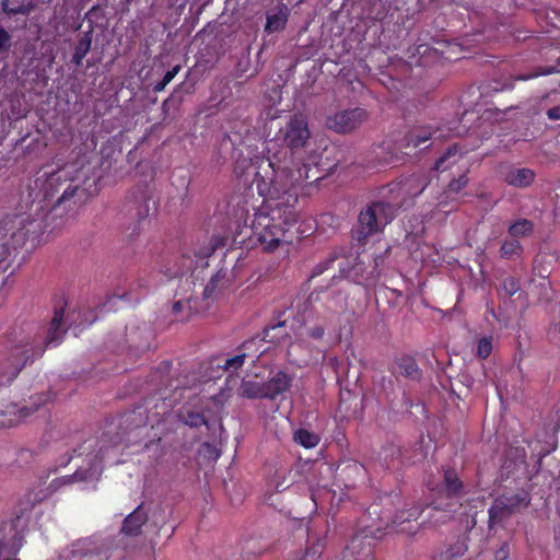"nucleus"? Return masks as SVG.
Returning a JSON list of instances; mask_svg holds the SVG:
<instances>
[{"label": "nucleus", "instance_id": "nucleus-41", "mask_svg": "<svg viewBox=\"0 0 560 560\" xmlns=\"http://www.w3.org/2000/svg\"><path fill=\"white\" fill-rule=\"evenodd\" d=\"M387 156H384L383 158V163L384 164H392V163H396L398 162L400 159L398 156V154H396L395 152H393V150L388 147L387 148Z\"/></svg>", "mask_w": 560, "mask_h": 560}, {"label": "nucleus", "instance_id": "nucleus-29", "mask_svg": "<svg viewBox=\"0 0 560 560\" xmlns=\"http://www.w3.org/2000/svg\"><path fill=\"white\" fill-rule=\"evenodd\" d=\"M287 19L284 15L275 14L267 19L266 30L268 32H278L284 28Z\"/></svg>", "mask_w": 560, "mask_h": 560}, {"label": "nucleus", "instance_id": "nucleus-33", "mask_svg": "<svg viewBox=\"0 0 560 560\" xmlns=\"http://www.w3.org/2000/svg\"><path fill=\"white\" fill-rule=\"evenodd\" d=\"M492 350V341L490 338H482L478 342L477 353L480 358L486 359Z\"/></svg>", "mask_w": 560, "mask_h": 560}, {"label": "nucleus", "instance_id": "nucleus-21", "mask_svg": "<svg viewBox=\"0 0 560 560\" xmlns=\"http://www.w3.org/2000/svg\"><path fill=\"white\" fill-rule=\"evenodd\" d=\"M91 36L89 33H85L78 42L75 46V50L72 57V61L80 66L82 63L83 58L88 55L91 49Z\"/></svg>", "mask_w": 560, "mask_h": 560}, {"label": "nucleus", "instance_id": "nucleus-9", "mask_svg": "<svg viewBox=\"0 0 560 560\" xmlns=\"http://www.w3.org/2000/svg\"><path fill=\"white\" fill-rule=\"evenodd\" d=\"M307 121L302 116H294L283 129V140L290 149L303 148L310 139Z\"/></svg>", "mask_w": 560, "mask_h": 560}, {"label": "nucleus", "instance_id": "nucleus-15", "mask_svg": "<svg viewBox=\"0 0 560 560\" xmlns=\"http://www.w3.org/2000/svg\"><path fill=\"white\" fill-rule=\"evenodd\" d=\"M347 550L355 560H369L372 555V544L366 535H357L351 539Z\"/></svg>", "mask_w": 560, "mask_h": 560}, {"label": "nucleus", "instance_id": "nucleus-11", "mask_svg": "<svg viewBox=\"0 0 560 560\" xmlns=\"http://www.w3.org/2000/svg\"><path fill=\"white\" fill-rule=\"evenodd\" d=\"M420 516H422V511L416 506L400 511L395 515L392 526L398 533L409 536L415 535L420 528V524L418 523Z\"/></svg>", "mask_w": 560, "mask_h": 560}, {"label": "nucleus", "instance_id": "nucleus-47", "mask_svg": "<svg viewBox=\"0 0 560 560\" xmlns=\"http://www.w3.org/2000/svg\"><path fill=\"white\" fill-rule=\"evenodd\" d=\"M150 212V207L148 205V201H145L143 209L138 212L140 217H147Z\"/></svg>", "mask_w": 560, "mask_h": 560}, {"label": "nucleus", "instance_id": "nucleus-23", "mask_svg": "<svg viewBox=\"0 0 560 560\" xmlns=\"http://www.w3.org/2000/svg\"><path fill=\"white\" fill-rule=\"evenodd\" d=\"M300 476L298 470L290 469L288 471L279 472L276 480V490L278 492L284 491L290 488Z\"/></svg>", "mask_w": 560, "mask_h": 560}, {"label": "nucleus", "instance_id": "nucleus-22", "mask_svg": "<svg viewBox=\"0 0 560 560\" xmlns=\"http://www.w3.org/2000/svg\"><path fill=\"white\" fill-rule=\"evenodd\" d=\"M534 230V225L529 220L521 219L510 225L509 234L514 238L525 237L530 235Z\"/></svg>", "mask_w": 560, "mask_h": 560}, {"label": "nucleus", "instance_id": "nucleus-18", "mask_svg": "<svg viewBox=\"0 0 560 560\" xmlns=\"http://www.w3.org/2000/svg\"><path fill=\"white\" fill-rule=\"evenodd\" d=\"M238 394L248 399L267 398L265 384L253 381H243Z\"/></svg>", "mask_w": 560, "mask_h": 560}, {"label": "nucleus", "instance_id": "nucleus-7", "mask_svg": "<svg viewBox=\"0 0 560 560\" xmlns=\"http://www.w3.org/2000/svg\"><path fill=\"white\" fill-rule=\"evenodd\" d=\"M366 112L362 108H353L350 110H342L335 116L328 118V126L330 129L339 133L351 132L360 127L366 120Z\"/></svg>", "mask_w": 560, "mask_h": 560}, {"label": "nucleus", "instance_id": "nucleus-3", "mask_svg": "<svg viewBox=\"0 0 560 560\" xmlns=\"http://www.w3.org/2000/svg\"><path fill=\"white\" fill-rule=\"evenodd\" d=\"M33 346L34 337L30 334L13 340L10 357L0 363V373L7 382L15 378L34 357L43 353V349L36 351Z\"/></svg>", "mask_w": 560, "mask_h": 560}, {"label": "nucleus", "instance_id": "nucleus-6", "mask_svg": "<svg viewBox=\"0 0 560 560\" xmlns=\"http://www.w3.org/2000/svg\"><path fill=\"white\" fill-rule=\"evenodd\" d=\"M70 553L74 558L84 560H108L109 548L95 537H84L72 542Z\"/></svg>", "mask_w": 560, "mask_h": 560}, {"label": "nucleus", "instance_id": "nucleus-34", "mask_svg": "<svg viewBox=\"0 0 560 560\" xmlns=\"http://www.w3.org/2000/svg\"><path fill=\"white\" fill-rule=\"evenodd\" d=\"M502 288L508 295L513 296L520 291V283L514 278H508L503 281Z\"/></svg>", "mask_w": 560, "mask_h": 560}, {"label": "nucleus", "instance_id": "nucleus-44", "mask_svg": "<svg viewBox=\"0 0 560 560\" xmlns=\"http://www.w3.org/2000/svg\"><path fill=\"white\" fill-rule=\"evenodd\" d=\"M188 302L178 301L173 304V313L174 314H180L184 308L186 307Z\"/></svg>", "mask_w": 560, "mask_h": 560}, {"label": "nucleus", "instance_id": "nucleus-20", "mask_svg": "<svg viewBox=\"0 0 560 560\" xmlns=\"http://www.w3.org/2000/svg\"><path fill=\"white\" fill-rule=\"evenodd\" d=\"M63 319V311H57L55 312V315L50 322V326L47 332V336L45 338V343L49 345L51 342L58 341L65 330L61 329V323Z\"/></svg>", "mask_w": 560, "mask_h": 560}, {"label": "nucleus", "instance_id": "nucleus-35", "mask_svg": "<svg viewBox=\"0 0 560 560\" xmlns=\"http://www.w3.org/2000/svg\"><path fill=\"white\" fill-rule=\"evenodd\" d=\"M245 357H246L245 353H242V354H237L231 359H228L225 361L224 368L226 370H238L244 364Z\"/></svg>", "mask_w": 560, "mask_h": 560}, {"label": "nucleus", "instance_id": "nucleus-1", "mask_svg": "<svg viewBox=\"0 0 560 560\" xmlns=\"http://www.w3.org/2000/svg\"><path fill=\"white\" fill-rule=\"evenodd\" d=\"M278 163L276 154L267 159L258 155L253 159L248 154L245 156L242 151L237 154L234 174L247 186L244 202L253 210H256L266 197L273 198L280 190L285 189L276 180V167H280Z\"/></svg>", "mask_w": 560, "mask_h": 560}, {"label": "nucleus", "instance_id": "nucleus-10", "mask_svg": "<svg viewBox=\"0 0 560 560\" xmlns=\"http://www.w3.org/2000/svg\"><path fill=\"white\" fill-rule=\"evenodd\" d=\"M457 506L458 502L455 499H451L447 503H443L442 500L435 501L434 505L422 511L423 523L428 522L434 526L445 524L452 518Z\"/></svg>", "mask_w": 560, "mask_h": 560}, {"label": "nucleus", "instance_id": "nucleus-40", "mask_svg": "<svg viewBox=\"0 0 560 560\" xmlns=\"http://www.w3.org/2000/svg\"><path fill=\"white\" fill-rule=\"evenodd\" d=\"M33 9V5L32 4H27V5H19L16 8H12V9H9L8 12L10 14H28Z\"/></svg>", "mask_w": 560, "mask_h": 560}, {"label": "nucleus", "instance_id": "nucleus-4", "mask_svg": "<svg viewBox=\"0 0 560 560\" xmlns=\"http://www.w3.org/2000/svg\"><path fill=\"white\" fill-rule=\"evenodd\" d=\"M281 220V209H272L271 215H267L262 212L256 214L254 220V226L256 229L261 228L258 232V241L265 246L266 250H273L281 242H288L285 240V230L276 223Z\"/></svg>", "mask_w": 560, "mask_h": 560}, {"label": "nucleus", "instance_id": "nucleus-32", "mask_svg": "<svg viewBox=\"0 0 560 560\" xmlns=\"http://www.w3.org/2000/svg\"><path fill=\"white\" fill-rule=\"evenodd\" d=\"M180 67L179 66H175L172 70L167 71L162 81L159 82L155 86H154V91L155 92H160L162 90L165 89V86L174 79V77L177 74V72L179 71Z\"/></svg>", "mask_w": 560, "mask_h": 560}, {"label": "nucleus", "instance_id": "nucleus-48", "mask_svg": "<svg viewBox=\"0 0 560 560\" xmlns=\"http://www.w3.org/2000/svg\"><path fill=\"white\" fill-rule=\"evenodd\" d=\"M230 144H232L230 138H224L223 141H222V147H228Z\"/></svg>", "mask_w": 560, "mask_h": 560}, {"label": "nucleus", "instance_id": "nucleus-26", "mask_svg": "<svg viewBox=\"0 0 560 560\" xmlns=\"http://www.w3.org/2000/svg\"><path fill=\"white\" fill-rule=\"evenodd\" d=\"M443 485L446 492L451 495H455L462 488V482L458 480L457 474L453 469L444 471Z\"/></svg>", "mask_w": 560, "mask_h": 560}, {"label": "nucleus", "instance_id": "nucleus-19", "mask_svg": "<svg viewBox=\"0 0 560 560\" xmlns=\"http://www.w3.org/2000/svg\"><path fill=\"white\" fill-rule=\"evenodd\" d=\"M179 417L185 424L192 428L207 424V420L203 413H201L199 410H195L190 404L182 408Z\"/></svg>", "mask_w": 560, "mask_h": 560}, {"label": "nucleus", "instance_id": "nucleus-30", "mask_svg": "<svg viewBox=\"0 0 560 560\" xmlns=\"http://www.w3.org/2000/svg\"><path fill=\"white\" fill-rule=\"evenodd\" d=\"M226 277V271L219 270L214 276H212L211 280L207 284L203 291L205 298H210L214 290L217 289L219 282Z\"/></svg>", "mask_w": 560, "mask_h": 560}, {"label": "nucleus", "instance_id": "nucleus-16", "mask_svg": "<svg viewBox=\"0 0 560 560\" xmlns=\"http://www.w3.org/2000/svg\"><path fill=\"white\" fill-rule=\"evenodd\" d=\"M534 178L535 173L529 168H513L505 175L506 183L515 187H527Z\"/></svg>", "mask_w": 560, "mask_h": 560}, {"label": "nucleus", "instance_id": "nucleus-46", "mask_svg": "<svg viewBox=\"0 0 560 560\" xmlns=\"http://www.w3.org/2000/svg\"><path fill=\"white\" fill-rule=\"evenodd\" d=\"M294 220H295L294 214H293L291 211H289V212L285 214L284 219H283V223H284L285 225H288L290 222H293Z\"/></svg>", "mask_w": 560, "mask_h": 560}, {"label": "nucleus", "instance_id": "nucleus-12", "mask_svg": "<svg viewBox=\"0 0 560 560\" xmlns=\"http://www.w3.org/2000/svg\"><path fill=\"white\" fill-rule=\"evenodd\" d=\"M27 223L28 220L23 217H16L13 220L4 222L3 230L5 233L11 232L10 238L12 246H22L25 243L28 234V230L26 229Z\"/></svg>", "mask_w": 560, "mask_h": 560}, {"label": "nucleus", "instance_id": "nucleus-17", "mask_svg": "<svg viewBox=\"0 0 560 560\" xmlns=\"http://www.w3.org/2000/svg\"><path fill=\"white\" fill-rule=\"evenodd\" d=\"M395 373L410 380H419L421 371L415 359L402 357L396 361Z\"/></svg>", "mask_w": 560, "mask_h": 560}, {"label": "nucleus", "instance_id": "nucleus-24", "mask_svg": "<svg viewBox=\"0 0 560 560\" xmlns=\"http://www.w3.org/2000/svg\"><path fill=\"white\" fill-rule=\"evenodd\" d=\"M438 130L434 131H428V130H417L412 131L408 135V144L412 145L413 148H418L422 144H424L430 139L439 138Z\"/></svg>", "mask_w": 560, "mask_h": 560}, {"label": "nucleus", "instance_id": "nucleus-38", "mask_svg": "<svg viewBox=\"0 0 560 560\" xmlns=\"http://www.w3.org/2000/svg\"><path fill=\"white\" fill-rule=\"evenodd\" d=\"M549 336L556 343L560 346V318L553 322L549 331Z\"/></svg>", "mask_w": 560, "mask_h": 560}, {"label": "nucleus", "instance_id": "nucleus-31", "mask_svg": "<svg viewBox=\"0 0 560 560\" xmlns=\"http://www.w3.org/2000/svg\"><path fill=\"white\" fill-rule=\"evenodd\" d=\"M325 323H315L306 328V335L313 340L320 341L325 336Z\"/></svg>", "mask_w": 560, "mask_h": 560}, {"label": "nucleus", "instance_id": "nucleus-13", "mask_svg": "<svg viewBox=\"0 0 560 560\" xmlns=\"http://www.w3.org/2000/svg\"><path fill=\"white\" fill-rule=\"evenodd\" d=\"M147 521L148 514L143 510V506L139 505L124 520L121 533L126 536H138L141 534V528Z\"/></svg>", "mask_w": 560, "mask_h": 560}, {"label": "nucleus", "instance_id": "nucleus-39", "mask_svg": "<svg viewBox=\"0 0 560 560\" xmlns=\"http://www.w3.org/2000/svg\"><path fill=\"white\" fill-rule=\"evenodd\" d=\"M510 550L506 544H503L494 553L493 560H508Z\"/></svg>", "mask_w": 560, "mask_h": 560}, {"label": "nucleus", "instance_id": "nucleus-2", "mask_svg": "<svg viewBox=\"0 0 560 560\" xmlns=\"http://www.w3.org/2000/svg\"><path fill=\"white\" fill-rule=\"evenodd\" d=\"M396 207L384 201L369 205L359 214L355 230L357 240L362 242L386 226L396 215Z\"/></svg>", "mask_w": 560, "mask_h": 560}, {"label": "nucleus", "instance_id": "nucleus-43", "mask_svg": "<svg viewBox=\"0 0 560 560\" xmlns=\"http://www.w3.org/2000/svg\"><path fill=\"white\" fill-rule=\"evenodd\" d=\"M547 116L552 120L560 119V106L548 109Z\"/></svg>", "mask_w": 560, "mask_h": 560}, {"label": "nucleus", "instance_id": "nucleus-27", "mask_svg": "<svg viewBox=\"0 0 560 560\" xmlns=\"http://www.w3.org/2000/svg\"><path fill=\"white\" fill-rule=\"evenodd\" d=\"M460 159H462V156L459 154H457L456 148L455 147L451 148L447 150V152L443 156H441L436 161L435 168L445 171L448 167H451L453 164H456Z\"/></svg>", "mask_w": 560, "mask_h": 560}, {"label": "nucleus", "instance_id": "nucleus-14", "mask_svg": "<svg viewBox=\"0 0 560 560\" xmlns=\"http://www.w3.org/2000/svg\"><path fill=\"white\" fill-rule=\"evenodd\" d=\"M291 382L292 380L287 373L277 372L268 382L264 383L267 398L273 399L284 393L291 386Z\"/></svg>", "mask_w": 560, "mask_h": 560}, {"label": "nucleus", "instance_id": "nucleus-25", "mask_svg": "<svg viewBox=\"0 0 560 560\" xmlns=\"http://www.w3.org/2000/svg\"><path fill=\"white\" fill-rule=\"evenodd\" d=\"M500 254L505 259L517 258L522 254V246L517 240H505L500 248Z\"/></svg>", "mask_w": 560, "mask_h": 560}, {"label": "nucleus", "instance_id": "nucleus-45", "mask_svg": "<svg viewBox=\"0 0 560 560\" xmlns=\"http://www.w3.org/2000/svg\"><path fill=\"white\" fill-rule=\"evenodd\" d=\"M83 479H85V477H83L79 472H75L73 476L65 478V482H72L73 480H83Z\"/></svg>", "mask_w": 560, "mask_h": 560}, {"label": "nucleus", "instance_id": "nucleus-8", "mask_svg": "<svg viewBox=\"0 0 560 560\" xmlns=\"http://www.w3.org/2000/svg\"><path fill=\"white\" fill-rule=\"evenodd\" d=\"M45 401V397L38 395L30 405L18 407L16 404H11L7 406L5 409L0 410V428L18 424L21 420L36 411Z\"/></svg>", "mask_w": 560, "mask_h": 560}, {"label": "nucleus", "instance_id": "nucleus-37", "mask_svg": "<svg viewBox=\"0 0 560 560\" xmlns=\"http://www.w3.org/2000/svg\"><path fill=\"white\" fill-rule=\"evenodd\" d=\"M11 36L2 27H0V52L5 51L10 48Z\"/></svg>", "mask_w": 560, "mask_h": 560}, {"label": "nucleus", "instance_id": "nucleus-5", "mask_svg": "<svg viewBox=\"0 0 560 560\" xmlns=\"http://www.w3.org/2000/svg\"><path fill=\"white\" fill-rule=\"evenodd\" d=\"M529 503V495L521 490L513 494H503L493 501L489 509L488 524L489 528L502 524L512 514L526 508Z\"/></svg>", "mask_w": 560, "mask_h": 560}, {"label": "nucleus", "instance_id": "nucleus-42", "mask_svg": "<svg viewBox=\"0 0 560 560\" xmlns=\"http://www.w3.org/2000/svg\"><path fill=\"white\" fill-rule=\"evenodd\" d=\"M0 560H19L7 549L5 546H0Z\"/></svg>", "mask_w": 560, "mask_h": 560}, {"label": "nucleus", "instance_id": "nucleus-49", "mask_svg": "<svg viewBox=\"0 0 560 560\" xmlns=\"http://www.w3.org/2000/svg\"><path fill=\"white\" fill-rule=\"evenodd\" d=\"M471 522H472V526H475V525H476V523H477V522H476L475 516L472 517V521H471Z\"/></svg>", "mask_w": 560, "mask_h": 560}, {"label": "nucleus", "instance_id": "nucleus-36", "mask_svg": "<svg viewBox=\"0 0 560 560\" xmlns=\"http://www.w3.org/2000/svg\"><path fill=\"white\" fill-rule=\"evenodd\" d=\"M468 183L466 175H460L457 179L453 180L448 185V190L452 192H458Z\"/></svg>", "mask_w": 560, "mask_h": 560}, {"label": "nucleus", "instance_id": "nucleus-28", "mask_svg": "<svg viewBox=\"0 0 560 560\" xmlns=\"http://www.w3.org/2000/svg\"><path fill=\"white\" fill-rule=\"evenodd\" d=\"M294 441L306 448H311L318 444L319 438L307 430L300 429L294 433Z\"/></svg>", "mask_w": 560, "mask_h": 560}]
</instances>
